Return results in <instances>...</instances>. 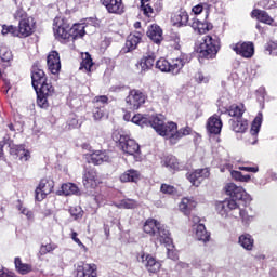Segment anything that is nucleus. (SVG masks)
<instances>
[{
  "instance_id": "obj_2",
  "label": "nucleus",
  "mask_w": 277,
  "mask_h": 277,
  "mask_svg": "<svg viewBox=\"0 0 277 277\" xmlns=\"http://www.w3.org/2000/svg\"><path fill=\"white\" fill-rule=\"evenodd\" d=\"M31 85L37 93V105L41 109H49V98L55 94V87L40 65V61H36L30 68Z\"/></svg>"
},
{
  "instance_id": "obj_42",
  "label": "nucleus",
  "mask_w": 277,
  "mask_h": 277,
  "mask_svg": "<svg viewBox=\"0 0 277 277\" xmlns=\"http://www.w3.org/2000/svg\"><path fill=\"white\" fill-rule=\"evenodd\" d=\"M64 196H72L74 194L79 193V187L72 183H65L61 187Z\"/></svg>"
},
{
  "instance_id": "obj_10",
  "label": "nucleus",
  "mask_w": 277,
  "mask_h": 277,
  "mask_svg": "<svg viewBox=\"0 0 277 277\" xmlns=\"http://www.w3.org/2000/svg\"><path fill=\"white\" fill-rule=\"evenodd\" d=\"M209 176H211V169L209 168L196 169L186 173V179L193 187H200L202 182L206 181V179H209Z\"/></svg>"
},
{
  "instance_id": "obj_23",
  "label": "nucleus",
  "mask_w": 277,
  "mask_h": 277,
  "mask_svg": "<svg viewBox=\"0 0 277 277\" xmlns=\"http://www.w3.org/2000/svg\"><path fill=\"white\" fill-rule=\"evenodd\" d=\"M155 64H157V55L154 52H149L142 56L136 66L141 68V72H148V70H153Z\"/></svg>"
},
{
  "instance_id": "obj_24",
  "label": "nucleus",
  "mask_w": 277,
  "mask_h": 277,
  "mask_svg": "<svg viewBox=\"0 0 277 277\" xmlns=\"http://www.w3.org/2000/svg\"><path fill=\"white\" fill-rule=\"evenodd\" d=\"M146 36L154 44L163 42V29L157 24H151L147 27Z\"/></svg>"
},
{
  "instance_id": "obj_46",
  "label": "nucleus",
  "mask_w": 277,
  "mask_h": 277,
  "mask_svg": "<svg viewBox=\"0 0 277 277\" xmlns=\"http://www.w3.org/2000/svg\"><path fill=\"white\" fill-rule=\"evenodd\" d=\"M160 192H161V194H164L167 196H174V195H176L177 189H176V187H174L170 184L163 183L160 186Z\"/></svg>"
},
{
  "instance_id": "obj_57",
  "label": "nucleus",
  "mask_w": 277,
  "mask_h": 277,
  "mask_svg": "<svg viewBox=\"0 0 277 277\" xmlns=\"http://www.w3.org/2000/svg\"><path fill=\"white\" fill-rule=\"evenodd\" d=\"M71 239L77 243L80 248H84L85 246L83 242H81V239H79V234L75 230L71 232Z\"/></svg>"
},
{
  "instance_id": "obj_6",
  "label": "nucleus",
  "mask_w": 277,
  "mask_h": 277,
  "mask_svg": "<svg viewBox=\"0 0 277 277\" xmlns=\"http://www.w3.org/2000/svg\"><path fill=\"white\" fill-rule=\"evenodd\" d=\"M220 37L215 35H207L202 38V42L199 45V55L206 60H215L217 53H220Z\"/></svg>"
},
{
  "instance_id": "obj_60",
  "label": "nucleus",
  "mask_w": 277,
  "mask_h": 277,
  "mask_svg": "<svg viewBox=\"0 0 277 277\" xmlns=\"http://www.w3.org/2000/svg\"><path fill=\"white\" fill-rule=\"evenodd\" d=\"M22 213H23L24 215H26V217H27L28 220H34V212H32L31 210L23 209V210H22Z\"/></svg>"
},
{
  "instance_id": "obj_32",
  "label": "nucleus",
  "mask_w": 277,
  "mask_h": 277,
  "mask_svg": "<svg viewBox=\"0 0 277 277\" xmlns=\"http://www.w3.org/2000/svg\"><path fill=\"white\" fill-rule=\"evenodd\" d=\"M195 237L197 241L209 243V241H211V232L207 230L205 224L199 223L196 227Z\"/></svg>"
},
{
  "instance_id": "obj_48",
  "label": "nucleus",
  "mask_w": 277,
  "mask_h": 277,
  "mask_svg": "<svg viewBox=\"0 0 277 277\" xmlns=\"http://www.w3.org/2000/svg\"><path fill=\"white\" fill-rule=\"evenodd\" d=\"M258 5L260 8H263V10H274V8H276V1H274V0H260Z\"/></svg>"
},
{
  "instance_id": "obj_30",
  "label": "nucleus",
  "mask_w": 277,
  "mask_h": 277,
  "mask_svg": "<svg viewBox=\"0 0 277 277\" xmlns=\"http://www.w3.org/2000/svg\"><path fill=\"white\" fill-rule=\"evenodd\" d=\"M142 42V38L136 35H129L126 40L124 47L121 49L120 53H131V51H135L137 49V44Z\"/></svg>"
},
{
  "instance_id": "obj_29",
  "label": "nucleus",
  "mask_w": 277,
  "mask_h": 277,
  "mask_svg": "<svg viewBox=\"0 0 277 277\" xmlns=\"http://www.w3.org/2000/svg\"><path fill=\"white\" fill-rule=\"evenodd\" d=\"M197 205H198V202H196V200H194V198L184 197V198H182V200L179 205V209L182 213H184V215L189 217V215H192V211H194V209H196Z\"/></svg>"
},
{
  "instance_id": "obj_44",
  "label": "nucleus",
  "mask_w": 277,
  "mask_h": 277,
  "mask_svg": "<svg viewBox=\"0 0 277 277\" xmlns=\"http://www.w3.org/2000/svg\"><path fill=\"white\" fill-rule=\"evenodd\" d=\"M156 68H158V70H161V72H170V62L164 57H161L156 61Z\"/></svg>"
},
{
  "instance_id": "obj_3",
  "label": "nucleus",
  "mask_w": 277,
  "mask_h": 277,
  "mask_svg": "<svg viewBox=\"0 0 277 277\" xmlns=\"http://www.w3.org/2000/svg\"><path fill=\"white\" fill-rule=\"evenodd\" d=\"M225 194L229 196L223 201L215 202V209L221 217H237V209H239V203L237 201L242 200L248 202L250 200V195L246 193V189L241 186H237L235 183H228L225 185Z\"/></svg>"
},
{
  "instance_id": "obj_18",
  "label": "nucleus",
  "mask_w": 277,
  "mask_h": 277,
  "mask_svg": "<svg viewBox=\"0 0 277 277\" xmlns=\"http://www.w3.org/2000/svg\"><path fill=\"white\" fill-rule=\"evenodd\" d=\"M98 267L96 264L91 263H83L77 265L76 268V277H98Z\"/></svg>"
},
{
  "instance_id": "obj_47",
  "label": "nucleus",
  "mask_w": 277,
  "mask_h": 277,
  "mask_svg": "<svg viewBox=\"0 0 277 277\" xmlns=\"http://www.w3.org/2000/svg\"><path fill=\"white\" fill-rule=\"evenodd\" d=\"M120 205L122 209H137V201L135 199H123Z\"/></svg>"
},
{
  "instance_id": "obj_34",
  "label": "nucleus",
  "mask_w": 277,
  "mask_h": 277,
  "mask_svg": "<svg viewBox=\"0 0 277 277\" xmlns=\"http://www.w3.org/2000/svg\"><path fill=\"white\" fill-rule=\"evenodd\" d=\"M190 27L197 30L199 34H207V31H211L213 29V24L209 22H201L198 18H193V22L190 24Z\"/></svg>"
},
{
  "instance_id": "obj_12",
  "label": "nucleus",
  "mask_w": 277,
  "mask_h": 277,
  "mask_svg": "<svg viewBox=\"0 0 277 277\" xmlns=\"http://www.w3.org/2000/svg\"><path fill=\"white\" fill-rule=\"evenodd\" d=\"M109 105V97L107 95H97L93 98V118L94 120H102L105 117V106Z\"/></svg>"
},
{
  "instance_id": "obj_11",
  "label": "nucleus",
  "mask_w": 277,
  "mask_h": 277,
  "mask_svg": "<svg viewBox=\"0 0 277 277\" xmlns=\"http://www.w3.org/2000/svg\"><path fill=\"white\" fill-rule=\"evenodd\" d=\"M163 10V0H151L141 3V11L146 18H155Z\"/></svg>"
},
{
  "instance_id": "obj_58",
  "label": "nucleus",
  "mask_w": 277,
  "mask_h": 277,
  "mask_svg": "<svg viewBox=\"0 0 277 277\" xmlns=\"http://www.w3.org/2000/svg\"><path fill=\"white\" fill-rule=\"evenodd\" d=\"M238 170H241L242 172H252L253 174H256L259 172V167H238Z\"/></svg>"
},
{
  "instance_id": "obj_45",
  "label": "nucleus",
  "mask_w": 277,
  "mask_h": 277,
  "mask_svg": "<svg viewBox=\"0 0 277 277\" xmlns=\"http://www.w3.org/2000/svg\"><path fill=\"white\" fill-rule=\"evenodd\" d=\"M69 213L74 220H81L83 217V209L81 206H74L69 208Z\"/></svg>"
},
{
  "instance_id": "obj_37",
  "label": "nucleus",
  "mask_w": 277,
  "mask_h": 277,
  "mask_svg": "<svg viewBox=\"0 0 277 277\" xmlns=\"http://www.w3.org/2000/svg\"><path fill=\"white\" fill-rule=\"evenodd\" d=\"M238 243L243 250L252 251L254 249V238L250 234H242L238 238Z\"/></svg>"
},
{
  "instance_id": "obj_19",
  "label": "nucleus",
  "mask_w": 277,
  "mask_h": 277,
  "mask_svg": "<svg viewBox=\"0 0 277 277\" xmlns=\"http://www.w3.org/2000/svg\"><path fill=\"white\" fill-rule=\"evenodd\" d=\"M190 62H192V54L182 53L180 57L173 58L170 62L169 72H171V75H179V72L183 70V66H185V64H189Z\"/></svg>"
},
{
  "instance_id": "obj_62",
  "label": "nucleus",
  "mask_w": 277,
  "mask_h": 277,
  "mask_svg": "<svg viewBox=\"0 0 277 277\" xmlns=\"http://www.w3.org/2000/svg\"><path fill=\"white\" fill-rule=\"evenodd\" d=\"M104 234L106 236V239H109V235H110L109 225H104Z\"/></svg>"
},
{
  "instance_id": "obj_56",
  "label": "nucleus",
  "mask_w": 277,
  "mask_h": 277,
  "mask_svg": "<svg viewBox=\"0 0 277 277\" xmlns=\"http://www.w3.org/2000/svg\"><path fill=\"white\" fill-rule=\"evenodd\" d=\"M195 81L197 83H209V78L205 77V74H202L201 71H198L197 74H195Z\"/></svg>"
},
{
  "instance_id": "obj_4",
  "label": "nucleus",
  "mask_w": 277,
  "mask_h": 277,
  "mask_svg": "<svg viewBox=\"0 0 277 277\" xmlns=\"http://www.w3.org/2000/svg\"><path fill=\"white\" fill-rule=\"evenodd\" d=\"M54 37L58 42H75L85 36V24L76 23L70 27V22L64 17H55L53 21Z\"/></svg>"
},
{
  "instance_id": "obj_41",
  "label": "nucleus",
  "mask_w": 277,
  "mask_h": 277,
  "mask_svg": "<svg viewBox=\"0 0 277 277\" xmlns=\"http://www.w3.org/2000/svg\"><path fill=\"white\" fill-rule=\"evenodd\" d=\"M2 36H8V34H11L13 38H21V32L18 30V26L14 25H2Z\"/></svg>"
},
{
  "instance_id": "obj_53",
  "label": "nucleus",
  "mask_w": 277,
  "mask_h": 277,
  "mask_svg": "<svg viewBox=\"0 0 277 277\" xmlns=\"http://www.w3.org/2000/svg\"><path fill=\"white\" fill-rule=\"evenodd\" d=\"M171 47L175 49V51H181V37L174 35L170 39Z\"/></svg>"
},
{
  "instance_id": "obj_40",
  "label": "nucleus",
  "mask_w": 277,
  "mask_h": 277,
  "mask_svg": "<svg viewBox=\"0 0 277 277\" xmlns=\"http://www.w3.org/2000/svg\"><path fill=\"white\" fill-rule=\"evenodd\" d=\"M94 66V61H92V55L89 52L84 53L82 56V62L80 63V70H87V72H92V67Z\"/></svg>"
},
{
  "instance_id": "obj_17",
  "label": "nucleus",
  "mask_w": 277,
  "mask_h": 277,
  "mask_svg": "<svg viewBox=\"0 0 277 277\" xmlns=\"http://www.w3.org/2000/svg\"><path fill=\"white\" fill-rule=\"evenodd\" d=\"M48 70L52 75H60L62 70V61L60 60V52L52 50L47 56Z\"/></svg>"
},
{
  "instance_id": "obj_13",
  "label": "nucleus",
  "mask_w": 277,
  "mask_h": 277,
  "mask_svg": "<svg viewBox=\"0 0 277 277\" xmlns=\"http://www.w3.org/2000/svg\"><path fill=\"white\" fill-rule=\"evenodd\" d=\"M119 146L126 155H131L135 157V155H141L140 144L135 142L133 138H127V136H120Z\"/></svg>"
},
{
  "instance_id": "obj_54",
  "label": "nucleus",
  "mask_w": 277,
  "mask_h": 277,
  "mask_svg": "<svg viewBox=\"0 0 277 277\" xmlns=\"http://www.w3.org/2000/svg\"><path fill=\"white\" fill-rule=\"evenodd\" d=\"M172 246V242L169 246H166L167 248V255L168 259H171V261H179V253H176V251L170 249V247Z\"/></svg>"
},
{
  "instance_id": "obj_55",
  "label": "nucleus",
  "mask_w": 277,
  "mask_h": 277,
  "mask_svg": "<svg viewBox=\"0 0 277 277\" xmlns=\"http://www.w3.org/2000/svg\"><path fill=\"white\" fill-rule=\"evenodd\" d=\"M3 81V87H2V92L3 94H8L10 92V90H12V83L10 82V80L8 78H5V76H3V78H0Z\"/></svg>"
},
{
  "instance_id": "obj_39",
  "label": "nucleus",
  "mask_w": 277,
  "mask_h": 277,
  "mask_svg": "<svg viewBox=\"0 0 277 277\" xmlns=\"http://www.w3.org/2000/svg\"><path fill=\"white\" fill-rule=\"evenodd\" d=\"M261 124H263V113H258L256 117L253 119L251 123L250 134L253 137L259 135V131H261Z\"/></svg>"
},
{
  "instance_id": "obj_31",
  "label": "nucleus",
  "mask_w": 277,
  "mask_h": 277,
  "mask_svg": "<svg viewBox=\"0 0 277 277\" xmlns=\"http://www.w3.org/2000/svg\"><path fill=\"white\" fill-rule=\"evenodd\" d=\"M251 18H256L259 23H264V25H273L274 18L269 16V13L267 11H263L261 9H254L251 12Z\"/></svg>"
},
{
  "instance_id": "obj_22",
  "label": "nucleus",
  "mask_w": 277,
  "mask_h": 277,
  "mask_svg": "<svg viewBox=\"0 0 277 277\" xmlns=\"http://www.w3.org/2000/svg\"><path fill=\"white\" fill-rule=\"evenodd\" d=\"M232 49L237 55H240L241 57H245L247 60L254 55V43L252 42H238L233 45Z\"/></svg>"
},
{
  "instance_id": "obj_38",
  "label": "nucleus",
  "mask_w": 277,
  "mask_h": 277,
  "mask_svg": "<svg viewBox=\"0 0 277 277\" xmlns=\"http://www.w3.org/2000/svg\"><path fill=\"white\" fill-rule=\"evenodd\" d=\"M14 265H15L16 272L22 276H26V274H30V272H32L34 269L31 264L23 263V260H21V258L18 256L14 259Z\"/></svg>"
},
{
  "instance_id": "obj_27",
  "label": "nucleus",
  "mask_w": 277,
  "mask_h": 277,
  "mask_svg": "<svg viewBox=\"0 0 277 277\" xmlns=\"http://www.w3.org/2000/svg\"><path fill=\"white\" fill-rule=\"evenodd\" d=\"M229 129L234 133H246L248 131V119L243 117L229 119Z\"/></svg>"
},
{
  "instance_id": "obj_59",
  "label": "nucleus",
  "mask_w": 277,
  "mask_h": 277,
  "mask_svg": "<svg viewBox=\"0 0 277 277\" xmlns=\"http://www.w3.org/2000/svg\"><path fill=\"white\" fill-rule=\"evenodd\" d=\"M202 10H205V6L202 4H197V5L193 6L192 12H194V14L198 15V14H202Z\"/></svg>"
},
{
  "instance_id": "obj_20",
  "label": "nucleus",
  "mask_w": 277,
  "mask_h": 277,
  "mask_svg": "<svg viewBox=\"0 0 277 277\" xmlns=\"http://www.w3.org/2000/svg\"><path fill=\"white\" fill-rule=\"evenodd\" d=\"M222 127H224V123L217 114L212 115L206 123L207 132L210 133V135H220V133H222Z\"/></svg>"
},
{
  "instance_id": "obj_63",
  "label": "nucleus",
  "mask_w": 277,
  "mask_h": 277,
  "mask_svg": "<svg viewBox=\"0 0 277 277\" xmlns=\"http://www.w3.org/2000/svg\"><path fill=\"white\" fill-rule=\"evenodd\" d=\"M123 120H126V122H130L131 121V113H126L123 115Z\"/></svg>"
},
{
  "instance_id": "obj_25",
  "label": "nucleus",
  "mask_w": 277,
  "mask_h": 277,
  "mask_svg": "<svg viewBox=\"0 0 277 277\" xmlns=\"http://www.w3.org/2000/svg\"><path fill=\"white\" fill-rule=\"evenodd\" d=\"M173 27H187L189 25V14L185 10H180L171 15Z\"/></svg>"
},
{
  "instance_id": "obj_51",
  "label": "nucleus",
  "mask_w": 277,
  "mask_h": 277,
  "mask_svg": "<svg viewBox=\"0 0 277 277\" xmlns=\"http://www.w3.org/2000/svg\"><path fill=\"white\" fill-rule=\"evenodd\" d=\"M0 58L2 62H12L13 56H12V51L3 48L0 50Z\"/></svg>"
},
{
  "instance_id": "obj_50",
  "label": "nucleus",
  "mask_w": 277,
  "mask_h": 277,
  "mask_svg": "<svg viewBox=\"0 0 277 277\" xmlns=\"http://www.w3.org/2000/svg\"><path fill=\"white\" fill-rule=\"evenodd\" d=\"M55 248H57V246H55L53 243L42 245L40 247L39 254H41V256H44L45 254H49V252H53V250H55Z\"/></svg>"
},
{
  "instance_id": "obj_61",
  "label": "nucleus",
  "mask_w": 277,
  "mask_h": 277,
  "mask_svg": "<svg viewBox=\"0 0 277 277\" xmlns=\"http://www.w3.org/2000/svg\"><path fill=\"white\" fill-rule=\"evenodd\" d=\"M9 131H11L12 133H16V124L10 122L9 124H6Z\"/></svg>"
},
{
  "instance_id": "obj_49",
  "label": "nucleus",
  "mask_w": 277,
  "mask_h": 277,
  "mask_svg": "<svg viewBox=\"0 0 277 277\" xmlns=\"http://www.w3.org/2000/svg\"><path fill=\"white\" fill-rule=\"evenodd\" d=\"M265 51L268 55H277V42L276 41H268L265 44Z\"/></svg>"
},
{
  "instance_id": "obj_33",
  "label": "nucleus",
  "mask_w": 277,
  "mask_h": 277,
  "mask_svg": "<svg viewBox=\"0 0 277 277\" xmlns=\"http://www.w3.org/2000/svg\"><path fill=\"white\" fill-rule=\"evenodd\" d=\"M236 211L239 212V217L242 224H250L256 215V213L250 207L238 208Z\"/></svg>"
},
{
  "instance_id": "obj_14",
  "label": "nucleus",
  "mask_w": 277,
  "mask_h": 277,
  "mask_svg": "<svg viewBox=\"0 0 277 277\" xmlns=\"http://www.w3.org/2000/svg\"><path fill=\"white\" fill-rule=\"evenodd\" d=\"M101 3L108 14L122 16L126 12L124 1L122 0H101Z\"/></svg>"
},
{
  "instance_id": "obj_1",
  "label": "nucleus",
  "mask_w": 277,
  "mask_h": 277,
  "mask_svg": "<svg viewBox=\"0 0 277 277\" xmlns=\"http://www.w3.org/2000/svg\"><path fill=\"white\" fill-rule=\"evenodd\" d=\"M131 122L142 128L150 127L158 135L166 137L171 146L179 144L183 137L192 134L190 127L187 126L179 130L176 122L170 121L166 123L163 115L158 114H136L132 117Z\"/></svg>"
},
{
  "instance_id": "obj_52",
  "label": "nucleus",
  "mask_w": 277,
  "mask_h": 277,
  "mask_svg": "<svg viewBox=\"0 0 277 277\" xmlns=\"http://www.w3.org/2000/svg\"><path fill=\"white\" fill-rule=\"evenodd\" d=\"M13 16L15 21H25L29 18L27 12L23 8L17 9Z\"/></svg>"
},
{
  "instance_id": "obj_26",
  "label": "nucleus",
  "mask_w": 277,
  "mask_h": 277,
  "mask_svg": "<svg viewBox=\"0 0 277 277\" xmlns=\"http://www.w3.org/2000/svg\"><path fill=\"white\" fill-rule=\"evenodd\" d=\"M10 155L19 161H29L31 159V151L25 149L23 145H15L10 148Z\"/></svg>"
},
{
  "instance_id": "obj_8",
  "label": "nucleus",
  "mask_w": 277,
  "mask_h": 277,
  "mask_svg": "<svg viewBox=\"0 0 277 277\" xmlns=\"http://www.w3.org/2000/svg\"><path fill=\"white\" fill-rule=\"evenodd\" d=\"M55 189V181L50 177H43L40 180L38 186L35 189V200L42 202L49 194H53Z\"/></svg>"
},
{
  "instance_id": "obj_43",
  "label": "nucleus",
  "mask_w": 277,
  "mask_h": 277,
  "mask_svg": "<svg viewBox=\"0 0 277 277\" xmlns=\"http://www.w3.org/2000/svg\"><path fill=\"white\" fill-rule=\"evenodd\" d=\"M230 176L234 181H238L239 183H249L250 179H252L250 175H243L241 171L237 170H233Z\"/></svg>"
},
{
  "instance_id": "obj_15",
  "label": "nucleus",
  "mask_w": 277,
  "mask_h": 277,
  "mask_svg": "<svg viewBox=\"0 0 277 277\" xmlns=\"http://www.w3.org/2000/svg\"><path fill=\"white\" fill-rule=\"evenodd\" d=\"M88 163H93V166H103V163H109L111 158L107 150H95L91 154L85 155Z\"/></svg>"
},
{
  "instance_id": "obj_21",
  "label": "nucleus",
  "mask_w": 277,
  "mask_h": 277,
  "mask_svg": "<svg viewBox=\"0 0 277 277\" xmlns=\"http://www.w3.org/2000/svg\"><path fill=\"white\" fill-rule=\"evenodd\" d=\"M82 183L85 189H94L98 185V172L94 168L85 169Z\"/></svg>"
},
{
  "instance_id": "obj_16",
  "label": "nucleus",
  "mask_w": 277,
  "mask_h": 277,
  "mask_svg": "<svg viewBox=\"0 0 277 277\" xmlns=\"http://www.w3.org/2000/svg\"><path fill=\"white\" fill-rule=\"evenodd\" d=\"M19 38H29L36 34V22L34 17H28L27 19H22L18 22Z\"/></svg>"
},
{
  "instance_id": "obj_64",
  "label": "nucleus",
  "mask_w": 277,
  "mask_h": 277,
  "mask_svg": "<svg viewBox=\"0 0 277 277\" xmlns=\"http://www.w3.org/2000/svg\"><path fill=\"white\" fill-rule=\"evenodd\" d=\"M193 222H194L195 224L200 223V217H198V216H193Z\"/></svg>"
},
{
  "instance_id": "obj_35",
  "label": "nucleus",
  "mask_w": 277,
  "mask_h": 277,
  "mask_svg": "<svg viewBox=\"0 0 277 277\" xmlns=\"http://www.w3.org/2000/svg\"><path fill=\"white\" fill-rule=\"evenodd\" d=\"M227 114L230 118H243V115L246 114V105L243 103L232 104L227 108Z\"/></svg>"
},
{
  "instance_id": "obj_5",
  "label": "nucleus",
  "mask_w": 277,
  "mask_h": 277,
  "mask_svg": "<svg viewBox=\"0 0 277 277\" xmlns=\"http://www.w3.org/2000/svg\"><path fill=\"white\" fill-rule=\"evenodd\" d=\"M143 233L149 235V237H155L160 246H170V243H172L170 232L161 227V223L156 219L149 217L144 222Z\"/></svg>"
},
{
  "instance_id": "obj_9",
  "label": "nucleus",
  "mask_w": 277,
  "mask_h": 277,
  "mask_svg": "<svg viewBox=\"0 0 277 277\" xmlns=\"http://www.w3.org/2000/svg\"><path fill=\"white\" fill-rule=\"evenodd\" d=\"M146 103V93L137 89H131L126 97V107L131 111H135Z\"/></svg>"
},
{
  "instance_id": "obj_7",
  "label": "nucleus",
  "mask_w": 277,
  "mask_h": 277,
  "mask_svg": "<svg viewBox=\"0 0 277 277\" xmlns=\"http://www.w3.org/2000/svg\"><path fill=\"white\" fill-rule=\"evenodd\" d=\"M137 261L138 263H142L148 274H159V272H161V261L157 260V258L153 256L150 253L141 251Z\"/></svg>"
},
{
  "instance_id": "obj_28",
  "label": "nucleus",
  "mask_w": 277,
  "mask_h": 277,
  "mask_svg": "<svg viewBox=\"0 0 277 277\" xmlns=\"http://www.w3.org/2000/svg\"><path fill=\"white\" fill-rule=\"evenodd\" d=\"M142 179V173L135 169H128L119 175L120 183H137Z\"/></svg>"
},
{
  "instance_id": "obj_36",
  "label": "nucleus",
  "mask_w": 277,
  "mask_h": 277,
  "mask_svg": "<svg viewBox=\"0 0 277 277\" xmlns=\"http://www.w3.org/2000/svg\"><path fill=\"white\" fill-rule=\"evenodd\" d=\"M161 163L164 168H169V170H174V171L181 170V162H179V158H176V156H173V155L164 156Z\"/></svg>"
}]
</instances>
